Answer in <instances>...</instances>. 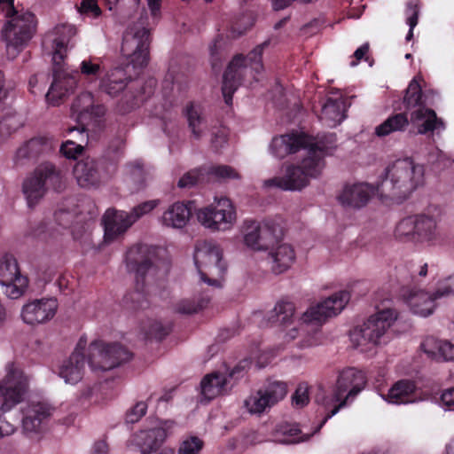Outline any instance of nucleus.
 I'll use <instances>...</instances> for the list:
<instances>
[{
    "label": "nucleus",
    "mask_w": 454,
    "mask_h": 454,
    "mask_svg": "<svg viewBox=\"0 0 454 454\" xmlns=\"http://www.w3.org/2000/svg\"><path fill=\"white\" fill-rule=\"evenodd\" d=\"M425 184V168L411 158L399 159L389 164L377 185V193L398 203Z\"/></svg>",
    "instance_id": "obj_1"
},
{
    "label": "nucleus",
    "mask_w": 454,
    "mask_h": 454,
    "mask_svg": "<svg viewBox=\"0 0 454 454\" xmlns=\"http://www.w3.org/2000/svg\"><path fill=\"white\" fill-rule=\"evenodd\" d=\"M149 15L141 16L139 21L129 27L123 35L121 53L128 61L127 68H144L149 61V35L151 27L161 18L162 0H146Z\"/></svg>",
    "instance_id": "obj_2"
},
{
    "label": "nucleus",
    "mask_w": 454,
    "mask_h": 454,
    "mask_svg": "<svg viewBox=\"0 0 454 454\" xmlns=\"http://www.w3.org/2000/svg\"><path fill=\"white\" fill-rule=\"evenodd\" d=\"M394 236L419 247H435L442 240L441 215L428 211L403 217L396 223Z\"/></svg>",
    "instance_id": "obj_3"
},
{
    "label": "nucleus",
    "mask_w": 454,
    "mask_h": 454,
    "mask_svg": "<svg viewBox=\"0 0 454 454\" xmlns=\"http://www.w3.org/2000/svg\"><path fill=\"white\" fill-rule=\"evenodd\" d=\"M156 247L145 244L134 246L127 252L126 266L129 272L135 273L136 289L129 294L125 300L130 301L134 309H145L147 306V284L149 278H153L156 272Z\"/></svg>",
    "instance_id": "obj_4"
},
{
    "label": "nucleus",
    "mask_w": 454,
    "mask_h": 454,
    "mask_svg": "<svg viewBox=\"0 0 454 454\" xmlns=\"http://www.w3.org/2000/svg\"><path fill=\"white\" fill-rule=\"evenodd\" d=\"M269 45L265 41L257 45L249 54L243 58L236 56L229 64L223 74L222 91L227 105L232 102V95L241 84L251 85L252 81H258L263 66L262 55L263 49Z\"/></svg>",
    "instance_id": "obj_5"
},
{
    "label": "nucleus",
    "mask_w": 454,
    "mask_h": 454,
    "mask_svg": "<svg viewBox=\"0 0 454 454\" xmlns=\"http://www.w3.org/2000/svg\"><path fill=\"white\" fill-rule=\"evenodd\" d=\"M5 375L0 380V436L11 434L14 427L2 419V414L21 403L29 391L30 377L13 362L4 366Z\"/></svg>",
    "instance_id": "obj_6"
},
{
    "label": "nucleus",
    "mask_w": 454,
    "mask_h": 454,
    "mask_svg": "<svg viewBox=\"0 0 454 454\" xmlns=\"http://www.w3.org/2000/svg\"><path fill=\"white\" fill-rule=\"evenodd\" d=\"M397 317V312L393 309L377 311L351 330V342L363 352L385 343L386 335Z\"/></svg>",
    "instance_id": "obj_7"
},
{
    "label": "nucleus",
    "mask_w": 454,
    "mask_h": 454,
    "mask_svg": "<svg viewBox=\"0 0 454 454\" xmlns=\"http://www.w3.org/2000/svg\"><path fill=\"white\" fill-rule=\"evenodd\" d=\"M222 256L223 251L215 241L203 240L197 243L193 259L199 273L200 284H206L211 289L223 286L226 263Z\"/></svg>",
    "instance_id": "obj_8"
},
{
    "label": "nucleus",
    "mask_w": 454,
    "mask_h": 454,
    "mask_svg": "<svg viewBox=\"0 0 454 454\" xmlns=\"http://www.w3.org/2000/svg\"><path fill=\"white\" fill-rule=\"evenodd\" d=\"M1 31L8 59H14L32 39L36 27L35 16L28 11H20L7 17Z\"/></svg>",
    "instance_id": "obj_9"
},
{
    "label": "nucleus",
    "mask_w": 454,
    "mask_h": 454,
    "mask_svg": "<svg viewBox=\"0 0 454 454\" xmlns=\"http://www.w3.org/2000/svg\"><path fill=\"white\" fill-rule=\"evenodd\" d=\"M324 166L325 163L322 162L320 157L307 155L300 166H288L283 176L264 180L263 187L278 188L283 191H300L308 185L309 178H316L321 174Z\"/></svg>",
    "instance_id": "obj_10"
},
{
    "label": "nucleus",
    "mask_w": 454,
    "mask_h": 454,
    "mask_svg": "<svg viewBox=\"0 0 454 454\" xmlns=\"http://www.w3.org/2000/svg\"><path fill=\"white\" fill-rule=\"evenodd\" d=\"M198 222L211 231H231L237 222V211L226 197H215L214 201L196 211Z\"/></svg>",
    "instance_id": "obj_11"
},
{
    "label": "nucleus",
    "mask_w": 454,
    "mask_h": 454,
    "mask_svg": "<svg viewBox=\"0 0 454 454\" xmlns=\"http://www.w3.org/2000/svg\"><path fill=\"white\" fill-rule=\"evenodd\" d=\"M100 70V65L94 62L92 59H83L80 64V70L71 74L61 70V67H54V80L45 96L46 101L51 105H58L63 97L76 87L80 74L87 78H96Z\"/></svg>",
    "instance_id": "obj_12"
},
{
    "label": "nucleus",
    "mask_w": 454,
    "mask_h": 454,
    "mask_svg": "<svg viewBox=\"0 0 454 454\" xmlns=\"http://www.w3.org/2000/svg\"><path fill=\"white\" fill-rule=\"evenodd\" d=\"M62 174L55 166L45 163L39 166L23 184V192L29 207L34 206L47 189L59 190L62 187Z\"/></svg>",
    "instance_id": "obj_13"
},
{
    "label": "nucleus",
    "mask_w": 454,
    "mask_h": 454,
    "mask_svg": "<svg viewBox=\"0 0 454 454\" xmlns=\"http://www.w3.org/2000/svg\"><path fill=\"white\" fill-rule=\"evenodd\" d=\"M131 353L120 344H106L101 340L88 348V364L94 372L112 370L130 360Z\"/></svg>",
    "instance_id": "obj_14"
},
{
    "label": "nucleus",
    "mask_w": 454,
    "mask_h": 454,
    "mask_svg": "<svg viewBox=\"0 0 454 454\" xmlns=\"http://www.w3.org/2000/svg\"><path fill=\"white\" fill-rule=\"evenodd\" d=\"M287 395V384L285 381L269 380L258 390L252 392L244 400V408L252 415H261Z\"/></svg>",
    "instance_id": "obj_15"
},
{
    "label": "nucleus",
    "mask_w": 454,
    "mask_h": 454,
    "mask_svg": "<svg viewBox=\"0 0 454 454\" xmlns=\"http://www.w3.org/2000/svg\"><path fill=\"white\" fill-rule=\"evenodd\" d=\"M350 300L348 291H340L311 305L300 317V325L321 326L329 318L339 315Z\"/></svg>",
    "instance_id": "obj_16"
},
{
    "label": "nucleus",
    "mask_w": 454,
    "mask_h": 454,
    "mask_svg": "<svg viewBox=\"0 0 454 454\" xmlns=\"http://www.w3.org/2000/svg\"><path fill=\"white\" fill-rule=\"evenodd\" d=\"M0 285L4 294L12 300L19 299L28 287V278L20 272L16 258L4 254L0 258Z\"/></svg>",
    "instance_id": "obj_17"
},
{
    "label": "nucleus",
    "mask_w": 454,
    "mask_h": 454,
    "mask_svg": "<svg viewBox=\"0 0 454 454\" xmlns=\"http://www.w3.org/2000/svg\"><path fill=\"white\" fill-rule=\"evenodd\" d=\"M282 236L283 230L275 222L252 223L247 227L244 243L254 251H266L273 247Z\"/></svg>",
    "instance_id": "obj_18"
},
{
    "label": "nucleus",
    "mask_w": 454,
    "mask_h": 454,
    "mask_svg": "<svg viewBox=\"0 0 454 454\" xmlns=\"http://www.w3.org/2000/svg\"><path fill=\"white\" fill-rule=\"evenodd\" d=\"M150 424L149 427L140 430L130 440L132 444L139 449L141 454L153 452L164 442L174 427V422L170 420L151 419Z\"/></svg>",
    "instance_id": "obj_19"
},
{
    "label": "nucleus",
    "mask_w": 454,
    "mask_h": 454,
    "mask_svg": "<svg viewBox=\"0 0 454 454\" xmlns=\"http://www.w3.org/2000/svg\"><path fill=\"white\" fill-rule=\"evenodd\" d=\"M75 34L76 28L71 24L57 25L45 34L43 45L51 51L54 67H60L66 57L69 41Z\"/></svg>",
    "instance_id": "obj_20"
},
{
    "label": "nucleus",
    "mask_w": 454,
    "mask_h": 454,
    "mask_svg": "<svg viewBox=\"0 0 454 454\" xmlns=\"http://www.w3.org/2000/svg\"><path fill=\"white\" fill-rule=\"evenodd\" d=\"M58 309L54 298L33 300L23 305L20 312L22 321L29 325H43L51 320Z\"/></svg>",
    "instance_id": "obj_21"
},
{
    "label": "nucleus",
    "mask_w": 454,
    "mask_h": 454,
    "mask_svg": "<svg viewBox=\"0 0 454 454\" xmlns=\"http://www.w3.org/2000/svg\"><path fill=\"white\" fill-rule=\"evenodd\" d=\"M383 400L392 404H407L427 400L428 397L419 391L414 381L401 380L396 381L385 393H380Z\"/></svg>",
    "instance_id": "obj_22"
},
{
    "label": "nucleus",
    "mask_w": 454,
    "mask_h": 454,
    "mask_svg": "<svg viewBox=\"0 0 454 454\" xmlns=\"http://www.w3.org/2000/svg\"><path fill=\"white\" fill-rule=\"evenodd\" d=\"M191 217L192 208L189 203L176 201L162 209L157 222L162 228L181 231L188 225Z\"/></svg>",
    "instance_id": "obj_23"
},
{
    "label": "nucleus",
    "mask_w": 454,
    "mask_h": 454,
    "mask_svg": "<svg viewBox=\"0 0 454 454\" xmlns=\"http://www.w3.org/2000/svg\"><path fill=\"white\" fill-rule=\"evenodd\" d=\"M73 174L78 185L82 188L98 186L108 178V175L103 170L101 164L90 158L76 162Z\"/></svg>",
    "instance_id": "obj_24"
},
{
    "label": "nucleus",
    "mask_w": 454,
    "mask_h": 454,
    "mask_svg": "<svg viewBox=\"0 0 454 454\" xmlns=\"http://www.w3.org/2000/svg\"><path fill=\"white\" fill-rule=\"evenodd\" d=\"M85 341L80 340L74 352L59 367V375L67 384H76L83 377L85 369Z\"/></svg>",
    "instance_id": "obj_25"
},
{
    "label": "nucleus",
    "mask_w": 454,
    "mask_h": 454,
    "mask_svg": "<svg viewBox=\"0 0 454 454\" xmlns=\"http://www.w3.org/2000/svg\"><path fill=\"white\" fill-rule=\"evenodd\" d=\"M365 385L366 378L363 372L356 368H346L339 373L334 387L346 400L352 403Z\"/></svg>",
    "instance_id": "obj_26"
},
{
    "label": "nucleus",
    "mask_w": 454,
    "mask_h": 454,
    "mask_svg": "<svg viewBox=\"0 0 454 454\" xmlns=\"http://www.w3.org/2000/svg\"><path fill=\"white\" fill-rule=\"evenodd\" d=\"M316 403L324 417L315 432H318L328 419L337 414L341 408L350 403L335 387L331 391H320L316 396Z\"/></svg>",
    "instance_id": "obj_27"
},
{
    "label": "nucleus",
    "mask_w": 454,
    "mask_h": 454,
    "mask_svg": "<svg viewBox=\"0 0 454 454\" xmlns=\"http://www.w3.org/2000/svg\"><path fill=\"white\" fill-rule=\"evenodd\" d=\"M308 141V136L303 132L281 135L272 139L269 149L274 157L283 159L301 148L307 149Z\"/></svg>",
    "instance_id": "obj_28"
},
{
    "label": "nucleus",
    "mask_w": 454,
    "mask_h": 454,
    "mask_svg": "<svg viewBox=\"0 0 454 454\" xmlns=\"http://www.w3.org/2000/svg\"><path fill=\"white\" fill-rule=\"evenodd\" d=\"M106 111L105 106L94 104L93 96L88 91L81 93L74 99L71 106L73 118L82 125L93 117L103 116Z\"/></svg>",
    "instance_id": "obj_29"
},
{
    "label": "nucleus",
    "mask_w": 454,
    "mask_h": 454,
    "mask_svg": "<svg viewBox=\"0 0 454 454\" xmlns=\"http://www.w3.org/2000/svg\"><path fill=\"white\" fill-rule=\"evenodd\" d=\"M268 263L270 270L279 275L288 270L296 260V254L294 247L289 243L278 242L270 249L268 254Z\"/></svg>",
    "instance_id": "obj_30"
},
{
    "label": "nucleus",
    "mask_w": 454,
    "mask_h": 454,
    "mask_svg": "<svg viewBox=\"0 0 454 454\" xmlns=\"http://www.w3.org/2000/svg\"><path fill=\"white\" fill-rule=\"evenodd\" d=\"M375 192L377 188L366 183L348 184L343 188L338 200L345 207L359 208L365 206Z\"/></svg>",
    "instance_id": "obj_31"
},
{
    "label": "nucleus",
    "mask_w": 454,
    "mask_h": 454,
    "mask_svg": "<svg viewBox=\"0 0 454 454\" xmlns=\"http://www.w3.org/2000/svg\"><path fill=\"white\" fill-rule=\"evenodd\" d=\"M102 222L106 242L114 240L132 225V220H129L128 212L115 209H107Z\"/></svg>",
    "instance_id": "obj_32"
},
{
    "label": "nucleus",
    "mask_w": 454,
    "mask_h": 454,
    "mask_svg": "<svg viewBox=\"0 0 454 454\" xmlns=\"http://www.w3.org/2000/svg\"><path fill=\"white\" fill-rule=\"evenodd\" d=\"M410 121L421 135L440 132L445 129L442 120L437 117L435 112L424 106H419L418 108L411 111Z\"/></svg>",
    "instance_id": "obj_33"
},
{
    "label": "nucleus",
    "mask_w": 454,
    "mask_h": 454,
    "mask_svg": "<svg viewBox=\"0 0 454 454\" xmlns=\"http://www.w3.org/2000/svg\"><path fill=\"white\" fill-rule=\"evenodd\" d=\"M51 415V408L45 403H30L24 411L22 427L26 434L40 432L43 424Z\"/></svg>",
    "instance_id": "obj_34"
},
{
    "label": "nucleus",
    "mask_w": 454,
    "mask_h": 454,
    "mask_svg": "<svg viewBox=\"0 0 454 454\" xmlns=\"http://www.w3.org/2000/svg\"><path fill=\"white\" fill-rule=\"evenodd\" d=\"M188 127L196 139L201 138L208 130L207 115L200 103L190 102L184 109Z\"/></svg>",
    "instance_id": "obj_35"
},
{
    "label": "nucleus",
    "mask_w": 454,
    "mask_h": 454,
    "mask_svg": "<svg viewBox=\"0 0 454 454\" xmlns=\"http://www.w3.org/2000/svg\"><path fill=\"white\" fill-rule=\"evenodd\" d=\"M347 109V100L342 97L328 98L322 106L320 120L328 127H336L346 118Z\"/></svg>",
    "instance_id": "obj_36"
},
{
    "label": "nucleus",
    "mask_w": 454,
    "mask_h": 454,
    "mask_svg": "<svg viewBox=\"0 0 454 454\" xmlns=\"http://www.w3.org/2000/svg\"><path fill=\"white\" fill-rule=\"evenodd\" d=\"M130 75L122 67H114L100 79V90L111 97H116L128 84Z\"/></svg>",
    "instance_id": "obj_37"
},
{
    "label": "nucleus",
    "mask_w": 454,
    "mask_h": 454,
    "mask_svg": "<svg viewBox=\"0 0 454 454\" xmlns=\"http://www.w3.org/2000/svg\"><path fill=\"white\" fill-rule=\"evenodd\" d=\"M437 299L434 298V293L428 294L422 290L411 291L405 297L406 303L412 313L420 317H427L434 312L435 308L434 301Z\"/></svg>",
    "instance_id": "obj_38"
},
{
    "label": "nucleus",
    "mask_w": 454,
    "mask_h": 454,
    "mask_svg": "<svg viewBox=\"0 0 454 454\" xmlns=\"http://www.w3.org/2000/svg\"><path fill=\"white\" fill-rule=\"evenodd\" d=\"M227 389V378L218 372L207 374L200 382L202 397L210 401L223 394Z\"/></svg>",
    "instance_id": "obj_39"
},
{
    "label": "nucleus",
    "mask_w": 454,
    "mask_h": 454,
    "mask_svg": "<svg viewBox=\"0 0 454 454\" xmlns=\"http://www.w3.org/2000/svg\"><path fill=\"white\" fill-rule=\"evenodd\" d=\"M316 433L315 430L310 434L303 433L297 425L285 422L277 426L274 441L284 444L299 443L308 441Z\"/></svg>",
    "instance_id": "obj_40"
},
{
    "label": "nucleus",
    "mask_w": 454,
    "mask_h": 454,
    "mask_svg": "<svg viewBox=\"0 0 454 454\" xmlns=\"http://www.w3.org/2000/svg\"><path fill=\"white\" fill-rule=\"evenodd\" d=\"M307 155L309 157H320L324 163V156L330 153L336 147V135L334 133L325 134L316 138L308 136Z\"/></svg>",
    "instance_id": "obj_41"
},
{
    "label": "nucleus",
    "mask_w": 454,
    "mask_h": 454,
    "mask_svg": "<svg viewBox=\"0 0 454 454\" xmlns=\"http://www.w3.org/2000/svg\"><path fill=\"white\" fill-rule=\"evenodd\" d=\"M409 122L405 114H394L375 127L374 134L379 137H385L395 132H403L408 128Z\"/></svg>",
    "instance_id": "obj_42"
},
{
    "label": "nucleus",
    "mask_w": 454,
    "mask_h": 454,
    "mask_svg": "<svg viewBox=\"0 0 454 454\" xmlns=\"http://www.w3.org/2000/svg\"><path fill=\"white\" fill-rule=\"evenodd\" d=\"M156 81L153 78L147 80L142 88V90L136 96H129V92L124 94V98L118 105L119 112L121 114L128 113L133 107L138 105L139 102L146 101L153 94Z\"/></svg>",
    "instance_id": "obj_43"
},
{
    "label": "nucleus",
    "mask_w": 454,
    "mask_h": 454,
    "mask_svg": "<svg viewBox=\"0 0 454 454\" xmlns=\"http://www.w3.org/2000/svg\"><path fill=\"white\" fill-rule=\"evenodd\" d=\"M51 148L52 145L48 144L47 138L35 137L27 142L17 150L16 159L29 158Z\"/></svg>",
    "instance_id": "obj_44"
},
{
    "label": "nucleus",
    "mask_w": 454,
    "mask_h": 454,
    "mask_svg": "<svg viewBox=\"0 0 454 454\" xmlns=\"http://www.w3.org/2000/svg\"><path fill=\"white\" fill-rule=\"evenodd\" d=\"M295 306L291 301H279L271 310L270 319L272 322L288 325L293 322Z\"/></svg>",
    "instance_id": "obj_45"
},
{
    "label": "nucleus",
    "mask_w": 454,
    "mask_h": 454,
    "mask_svg": "<svg viewBox=\"0 0 454 454\" xmlns=\"http://www.w3.org/2000/svg\"><path fill=\"white\" fill-rule=\"evenodd\" d=\"M403 103L407 109H416L419 106H423L421 88L416 79H413L405 92Z\"/></svg>",
    "instance_id": "obj_46"
},
{
    "label": "nucleus",
    "mask_w": 454,
    "mask_h": 454,
    "mask_svg": "<svg viewBox=\"0 0 454 454\" xmlns=\"http://www.w3.org/2000/svg\"><path fill=\"white\" fill-rule=\"evenodd\" d=\"M210 301L209 295L207 294L201 297L197 302L193 300L184 299L176 305V311L180 314H192L205 308Z\"/></svg>",
    "instance_id": "obj_47"
},
{
    "label": "nucleus",
    "mask_w": 454,
    "mask_h": 454,
    "mask_svg": "<svg viewBox=\"0 0 454 454\" xmlns=\"http://www.w3.org/2000/svg\"><path fill=\"white\" fill-rule=\"evenodd\" d=\"M207 174L216 180L239 179L240 175L237 169L228 165L212 166Z\"/></svg>",
    "instance_id": "obj_48"
},
{
    "label": "nucleus",
    "mask_w": 454,
    "mask_h": 454,
    "mask_svg": "<svg viewBox=\"0 0 454 454\" xmlns=\"http://www.w3.org/2000/svg\"><path fill=\"white\" fill-rule=\"evenodd\" d=\"M204 442L198 436L190 435L182 440L177 454H200Z\"/></svg>",
    "instance_id": "obj_49"
},
{
    "label": "nucleus",
    "mask_w": 454,
    "mask_h": 454,
    "mask_svg": "<svg viewBox=\"0 0 454 454\" xmlns=\"http://www.w3.org/2000/svg\"><path fill=\"white\" fill-rule=\"evenodd\" d=\"M174 83L168 78L165 79L163 83V90L161 92V99L164 103L161 105V109L156 108L154 114L160 118H163L162 111H167L174 103L171 92L174 90Z\"/></svg>",
    "instance_id": "obj_50"
},
{
    "label": "nucleus",
    "mask_w": 454,
    "mask_h": 454,
    "mask_svg": "<svg viewBox=\"0 0 454 454\" xmlns=\"http://www.w3.org/2000/svg\"><path fill=\"white\" fill-rule=\"evenodd\" d=\"M405 15L406 23L409 26V31L405 39L407 42H409L413 37V29L417 26L419 19V7L415 2L411 1L407 4Z\"/></svg>",
    "instance_id": "obj_51"
},
{
    "label": "nucleus",
    "mask_w": 454,
    "mask_h": 454,
    "mask_svg": "<svg viewBox=\"0 0 454 454\" xmlns=\"http://www.w3.org/2000/svg\"><path fill=\"white\" fill-rule=\"evenodd\" d=\"M159 200H147L133 207L129 213V218L132 220V224L145 215L153 211L159 205Z\"/></svg>",
    "instance_id": "obj_52"
},
{
    "label": "nucleus",
    "mask_w": 454,
    "mask_h": 454,
    "mask_svg": "<svg viewBox=\"0 0 454 454\" xmlns=\"http://www.w3.org/2000/svg\"><path fill=\"white\" fill-rule=\"evenodd\" d=\"M442 340L434 337H427L421 343V348L428 357L439 360Z\"/></svg>",
    "instance_id": "obj_53"
},
{
    "label": "nucleus",
    "mask_w": 454,
    "mask_h": 454,
    "mask_svg": "<svg viewBox=\"0 0 454 454\" xmlns=\"http://www.w3.org/2000/svg\"><path fill=\"white\" fill-rule=\"evenodd\" d=\"M147 408L148 406L145 402H137L135 405L127 411L125 416L126 423L134 424L139 421L141 418L145 415Z\"/></svg>",
    "instance_id": "obj_54"
},
{
    "label": "nucleus",
    "mask_w": 454,
    "mask_h": 454,
    "mask_svg": "<svg viewBox=\"0 0 454 454\" xmlns=\"http://www.w3.org/2000/svg\"><path fill=\"white\" fill-rule=\"evenodd\" d=\"M204 169H193L184 174L178 181V187L190 188L203 180Z\"/></svg>",
    "instance_id": "obj_55"
},
{
    "label": "nucleus",
    "mask_w": 454,
    "mask_h": 454,
    "mask_svg": "<svg viewBox=\"0 0 454 454\" xmlns=\"http://www.w3.org/2000/svg\"><path fill=\"white\" fill-rule=\"evenodd\" d=\"M428 161L436 165L438 168H445L454 161V159L448 156L445 153L435 148L428 156Z\"/></svg>",
    "instance_id": "obj_56"
},
{
    "label": "nucleus",
    "mask_w": 454,
    "mask_h": 454,
    "mask_svg": "<svg viewBox=\"0 0 454 454\" xmlns=\"http://www.w3.org/2000/svg\"><path fill=\"white\" fill-rule=\"evenodd\" d=\"M454 295V274L439 282L434 292V298Z\"/></svg>",
    "instance_id": "obj_57"
},
{
    "label": "nucleus",
    "mask_w": 454,
    "mask_h": 454,
    "mask_svg": "<svg viewBox=\"0 0 454 454\" xmlns=\"http://www.w3.org/2000/svg\"><path fill=\"white\" fill-rule=\"evenodd\" d=\"M293 404L297 408H302L309 403V387L305 383L298 385L292 397Z\"/></svg>",
    "instance_id": "obj_58"
},
{
    "label": "nucleus",
    "mask_w": 454,
    "mask_h": 454,
    "mask_svg": "<svg viewBox=\"0 0 454 454\" xmlns=\"http://www.w3.org/2000/svg\"><path fill=\"white\" fill-rule=\"evenodd\" d=\"M82 151L83 146L77 145L72 140L66 141L60 146V153L67 159H76L79 155L82 154Z\"/></svg>",
    "instance_id": "obj_59"
},
{
    "label": "nucleus",
    "mask_w": 454,
    "mask_h": 454,
    "mask_svg": "<svg viewBox=\"0 0 454 454\" xmlns=\"http://www.w3.org/2000/svg\"><path fill=\"white\" fill-rule=\"evenodd\" d=\"M434 401L445 410L454 411V387L444 389Z\"/></svg>",
    "instance_id": "obj_60"
},
{
    "label": "nucleus",
    "mask_w": 454,
    "mask_h": 454,
    "mask_svg": "<svg viewBox=\"0 0 454 454\" xmlns=\"http://www.w3.org/2000/svg\"><path fill=\"white\" fill-rule=\"evenodd\" d=\"M79 11L82 14L96 18L101 13L96 0H82Z\"/></svg>",
    "instance_id": "obj_61"
},
{
    "label": "nucleus",
    "mask_w": 454,
    "mask_h": 454,
    "mask_svg": "<svg viewBox=\"0 0 454 454\" xmlns=\"http://www.w3.org/2000/svg\"><path fill=\"white\" fill-rule=\"evenodd\" d=\"M169 330V326H165L160 322H153L150 326L147 335L149 338L161 340L168 333Z\"/></svg>",
    "instance_id": "obj_62"
},
{
    "label": "nucleus",
    "mask_w": 454,
    "mask_h": 454,
    "mask_svg": "<svg viewBox=\"0 0 454 454\" xmlns=\"http://www.w3.org/2000/svg\"><path fill=\"white\" fill-rule=\"evenodd\" d=\"M439 360H454V344L448 340H442Z\"/></svg>",
    "instance_id": "obj_63"
},
{
    "label": "nucleus",
    "mask_w": 454,
    "mask_h": 454,
    "mask_svg": "<svg viewBox=\"0 0 454 454\" xmlns=\"http://www.w3.org/2000/svg\"><path fill=\"white\" fill-rule=\"evenodd\" d=\"M249 364L250 363L247 360L241 361L231 371V372L229 373V377L234 380H239L244 377Z\"/></svg>",
    "instance_id": "obj_64"
}]
</instances>
